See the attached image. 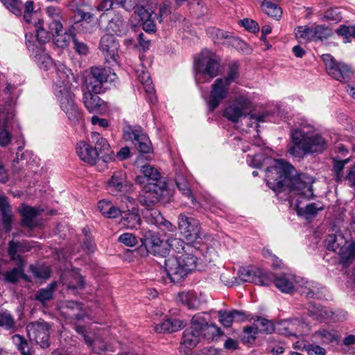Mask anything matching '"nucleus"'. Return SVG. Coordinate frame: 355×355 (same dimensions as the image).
<instances>
[{"mask_svg": "<svg viewBox=\"0 0 355 355\" xmlns=\"http://www.w3.org/2000/svg\"><path fill=\"white\" fill-rule=\"evenodd\" d=\"M210 33L211 34L213 40L215 43L223 44L225 40H229L231 38H232L235 42H239V40L234 38L227 32L218 28H211Z\"/></svg>", "mask_w": 355, "mask_h": 355, "instance_id": "obj_53", "label": "nucleus"}, {"mask_svg": "<svg viewBox=\"0 0 355 355\" xmlns=\"http://www.w3.org/2000/svg\"><path fill=\"white\" fill-rule=\"evenodd\" d=\"M230 86L222 79L217 78L215 80L211 85L209 95L206 100L210 112L216 109L221 102L227 97Z\"/></svg>", "mask_w": 355, "mask_h": 355, "instance_id": "obj_15", "label": "nucleus"}, {"mask_svg": "<svg viewBox=\"0 0 355 355\" xmlns=\"http://www.w3.org/2000/svg\"><path fill=\"white\" fill-rule=\"evenodd\" d=\"M295 276L291 274H280L274 279L275 286L282 292L290 293L295 288Z\"/></svg>", "mask_w": 355, "mask_h": 355, "instance_id": "obj_28", "label": "nucleus"}, {"mask_svg": "<svg viewBox=\"0 0 355 355\" xmlns=\"http://www.w3.org/2000/svg\"><path fill=\"white\" fill-rule=\"evenodd\" d=\"M220 58L208 49L202 51L196 63V69L202 75H207L210 79L218 74Z\"/></svg>", "mask_w": 355, "mask_h": 355, "instance_id": "obj_11", "label": "nucleus"}, {"mask_svg": "<svg viewBox=\"0 0 355 355\" xmlns=\"http://www.w3.org/2000/svg\"><path fill=\"white\" fill-rule=\"evenodd\" d=\"M177 300L187 306L189 309H196L200 301L194 291H184L178 295Z\"/></svg>", "mask_w": 355, "mask_h": 355, "instance_id": "obj_33", "label": "nucleus"}, {"mask_svg": "<svg viewBox=\"0 0 355 355\" xmlns=\"http://www.w3.org/2000/svg\"><path fill=\"white\" fill-rule=\"evenodd\" d=\"M105 334V331H101L92 340H90V348L94 353L101 354L107 349V345L102 338Z\"/></svg>", "mask_w": 355, "mask_h": 355, "instance_id": "obj_43", "label": "nucleus"}, {"mask_svg": "<svg viewBox=\"0 0 355 355\" xmlns=\"http://www.w3.org/2000/svg\"><path fill=\"white\" fill-rule=\"evenodd\" d=\"M107 31L119 36H122L128 30V24L121 16H115L110 20Z\"/></svg>", "mask_w": 355, "mask_h": 355, "instance_id": "obj_35", "label": "nucleus"}, {"mask_svg": "<svg viewBox=\"0 0 355 355\" xmlns=\"http://www.w3.org/2000/svg\"><path fill=\"white\" fill-rule=\"evenodd\" d=\"M141 241L147 252L154 256L166 257L169 254L168 240H162L159 235L152 230H146Z\"/></svg>", "mask_w": 355, "mask_h": 355, "instance_id": "obj_9", "label": "nucleus"}, {"mask_svg": "<svg viewBox=\"0 0 355 355\" xmlns=\"http://www.w3.org/2000/svg\"><path fill=\"white\" fill-rule=\"evenodd\" d=\"M56 288V282H52L46 288L39 289L35 295V300L42 304H45L53 299Z\"/></svg>", "mask_w": 355, "mask_h": 355, "instance_id": "obj_39", "label": "nucleus"}, {"mask_svg": "<svg viewBox=\"0 0 355 355\" xmlns=\"http://www.w3.org/2000/svg\"><path fill=\"white\" fill-rule=\"evenodd\" d=\"M219 322L224 327H230L234 321V316L232 311H218Z\"/></svg>", "mask_w": 355, "mask_h": 355, "instance_id": "obj_63", "label": "nucleus"}, {"mask_svg": "<svg viewBox=\"0 0 355 355\" xmlns=\"http://www.w3.org/2000/svg\"><path fill=\"white\" fill-rule=\"evenodd\" d=\"M0 209L2 212L3 225L6 231L8 232L12 227V214L7 198L3 196H0Z\"/></svg>", "mask_w": 355, "mask_h": 355, "instance_id": "obj_34", "label": "nucleus"}, {"mask_svg": "<svg viewBox=\"0 0 355 355\" xmlns=\"http://www.w3.org/2000/svg\"><path fill=\"white\" fill-rule=\"evenodd\" d=\"M28 34H26V46L29 51L33 53L35 52V54L34 55L35 62L40 69L44 71L49 70L53 66H54L55 63L53 62L52 59L42 49V47H35L34 44L28 39Z\"/></svg>", "mask_w": 355, "mask_h": 355, "instance_id": "obj_20", "label": "nucleus"}, {"mask_svg": "<svg viewBox=\"0 0 355 355\" xmlns=\"http://www.w3.org/2000/svg\"><path fill=\"white\" fill-rule=\"evenodd\" d=\"M40 210L28 206H24L20 210L22 216V225L30 229H33L38 225L37 220L40 214Z\"/></svg>", "mask_w": 355, "mask_h": 355, "instance_id": "obj_30", "label": "nucleus"}, {"mask_svg": "<svg viewBox=\"0 0 355 355\" xmlns=\"http://www.w3.org/2000/svg\"><path fill=\"white\" fill-rule=\"evenodd\" d=\"M261 8L266 15L276 19L280 17L282 13L281 8L277 4L268 1H263Z\"/></svg>", "mask_w": 355, "mask_h": 355, "instance_id": "obj_50", "label": "nucleus"}, {"mask_svg": "<svg viewBox=\"0 0 355 355\" xmlns=\"http://www.w3.org/2000/svg\"><path fill=\"white\" fill-rule=\"evenodd\" d=\"M69 277V280L64 277L62 279L63 284H65L69 289L78 290L83 287V279L79 274L70 273Z\"/></svg>", "mask_w": 355, "mask_h": 355, "instance_id": "obj_46", "label": "nucleus"}, {"mask_svg": "<svg viewBox=\"0 0 355 355\" xmlns=\"http://www.w3.org/2000/svg\"><path fill=\"white\" fill-rule=\"evenodd\" d=\"M106 110L107 107L104 101L96 95H90V112L103 114Z\"/></svg>", "mask_w": 355, "mask_h": 355, "instance_id": "obj_51", "label": "nucleus"}, {"mask_svg": "<svg viewBox=\"0 0 355 355\" xmlns=\"http://www.w3.org/2000/svg\"><path fill=\"white\" fill-rule=\"evenodd\" d=\"M169 250L171 249L177 255H180L186 252V247L193 246L192 245L184 243L183 240L178 238H171L168 239Z\"/></svg>", "mask_w": 355, "mask_h": 355, "instance_id": "obj_47", "label": "nucleus"}, {"mask_svg": "<svg viewBox=\"0 0 355 355\" xmlns=\"http://www.w3.org/2000/svg\"><path fill=\"white\" fill-rule=\"evenodd\" d=\"M124 138L131 140L137 150L141 153H149L152 152L151 142L139 126H128L124 130Z\"/></svg>", "mask_w": 355, "mask_h": 355, "instance_id": "obj_12", "label": "nucleus"}, {"mask_svg": "<svg viewBox=\"0 0 355 355\" xmlns=\"http://www.w3.org/2000/svg\"><path fill=\"white\" fill-rule=\"evenodd\" d=\"M125 173L121 171H115L107 181V190L112 196H117L125 188Z\"/></svg>", "mask_w": 355, "mask_h": 355, "instance_id": "obj_21", "label": "nucleus"}, {"mask_svg": "<svg viewBox=\"0 0 355 355\" xmlns=\"http://www.w3.org/2000/svg\"><path fill=\"white\" fill-rule=\"evenodd\" d=\"M252 107V101L246 94H238L226 105L223 116L231 122L237 123L241 118L248 115Z\"/></svg>", "mask_w": 355, "mask_h": 355, "instance_id": "obj_5", "label": "nucleus"}, {"mask_svg": "<svg viewBox=\"0 0 355 355\" xmlns=\"http://www.w3.org/2000/svg\"><path fill=\"white\" fill-rule=\"evenodd\" d=\"M178 227L182 235L189 242H193L200 236V222L191 216L180 214L178 216Z\"/></svg>", "mask_w": 355, "mask_h": 355, "instance_id": "obj_13", "label": "nucleus"}, {"mask_svg": "<svg viewBox=\"0 0 355 355\" xmlns=\"http://www.w3.org/2000/svg\"><path fill=\"white\" fill-rule=\"evenodd\" d=\"M324 209V205L320 202L307 204L304 207H300L299 202H296V211L300 216H304L306 219L316 216L319 211Z\"/></svg>", "mask_w": 355, "mask_h": 355, "instance_id": "obj_32", "label": "nucleus"}, {"mask_svg": "<svg viewBox=\"0 0 355 355\" xmlns=\"http://www.w3.org/2000/svg\"><path fill=\"white\" fill-rule=\"evenodd\" d=\"M31 247L26 241H11L8 243V253L10 259L16 262V263H24L21 254L29 251Z\"/></svg>", "mask_w": 355, "mask_h": 355, "instance_id": "obj_24", "label": "nucleus"}, {"mask_svg": "<svg viewBox=\"0 0 355 355\" xmlns=\"http://www.w3.org/2000/svg\"><path fill=\"white\" fill-rule=\"evenodd\" d=\"M136 73L138 80L143 85L144 89L148 96V101L151 103H155L156 97L155 96V89L153 85L149 73L144 69H141V71L137 69L136 71Z\"/></svg>", "mask_w": 355, "mask_h": 355, "instance_id": "obj_27", "label": "nucleus"}, {"mask_svg": "<svg viewBox=\"0 0 355 355\" xmlns=\"http://www.w3.org/2000/svg\"><path fill=\"white\" fill-rule=\"evenodd\" d=\"M141 172L142 175L137 176L136 178V182L140 185L148 183L163 182L159 180L160 173L159 171L150 165L146 164L142 166Z\"/></svg>", "mask_w": 355, "mask_h": 355, "instance_id": "obj_23", "label": "nucleus"}, {"mask_svg": "<svg viewBox=\"0 0 355 355\" xmlns=\"http://www.w3.org/2000/svg\"><path fill=\"white\" fill-rule=\"evenodd\" d=\"M300 292L307 298L318 297L320 286L313 282L306 281L304 285L302 286Z\"/></svg>", "mask_w": 355, "mask_h": 355, "instance_id": "obj_41", "label": "nucleus"}, {"mask_svg": "<svg viewBox=\"0 0 355 355\" xmlns=\"http://www.w3.org/2000/svg\"><path fill=\"white\" fill-rule=\"evenodd\" d=\"M347 241L341 232L329 234L325 239V245L329 250L338 252L345 247Z\"/></svg>", "mask_w": 355, "mask_h": 355, "instance_id": "obj_31", "label": "nucleus"}, {"mask_svg": "<svg viewBox=\"0 0 355 355\" xmlns=\"http://www.w3.org/2000/svg\"><path fill=\"white\" fill-rule=\"evenodd\" d=\"M295 168L287 162L276 159L272 166L266 171V181L274 191L282 192L288 189L291 193L305 198L313 196L312 184L314 178L305 173L294 177Z\"/></svg>", "mask_w": 355, "mask_h": 355, "instance_id": "obj_1", "label": "nucleus"}, {"mask_svg": "<svg viewBox=\"0 0 355 355\" xmlns=\"http://www.w3.org/2000/svg\"><path fill=\"white\" fill-rule=\"evenodd\" d=\"M314 41H322L333 35V31L324 25L312 26Z\"/></svg>", "mask_w": 355, "mask_h": 355, "instance_id": "obj_45", "label": "nucleus"}, {"mask_svg": "<svg viewBox=\"0 0 355 355\" xmlns=\"http://www.w3.org/2000/svg\"><path fill=\"white\" fill-rule=\"evenodd\" d=\"M171 13V3L168 1H164L159 5V14L157 16V21L161 23L164 19L168 17Z\"/></svg>", "mask_w": 355, "mask_h": 355, "instance_id": "obj_62", "label": "nucleus"}, {"mask_svg": "<svg viewBox=\"0 0 355 355\" xmlns=\"http://www.w3.org/2000/svg\"><path fill=\"white\" fill-rule=\"evenodd\" d=\"M349 230L352 239L355 240V214L352 217ZM338 253L340 256L339 264L343 268H348L355 260V241L347 247H343Z\"/></svg>", "mask_w": 355, "mask_h": 355, "instance_id": "obj_19", "label": "nucleus"}, {"mask_svg": "<svg viewBox=\"0 0 355 355\" xmlns=\"http://www.w3.org/2000/svg\"><path fill=\"white\" fill-rule=\"evenodd\" d=\"M46 12L51 20L49 23V28L53 33H55L62 37L63 34L66 33L61 23L62 16L60 9L54 6H49L46 8Z\"/></svg>", "mask_w": 355, "mask_h": 355, "instance_id": "obj_22", "label": "nucleus"}, {"mask_svg": "<svg viewBox=\"0 0 355 355\" xmlns=\"http://www.w3.org/2000/svg\"><path fill=\"white\" fill-rule=\"evenodd\" d=\"M92 139L94 146L90 144V165L105 164L112 160L113 152L107 140L96 132H92Z\"/></svg>", "mask_w": 355, "mask_h": 355, "instance_id": "obj_6", "label": "nucleus"}, {"mask_svg": "<svg viewBox=\"0 0 355 355\" xmlns=\"http://www.w3.org/2000/svg\"><path fill=\"white\" fill-rule=\"evenodd\" d=\"M132 211L123 212L121 223L128 229H137L141 223V218L138 213L135 211V209L132 207Z\"/></svg>", "mask_w": 355, "mask_h": 355, "instance_id": "obj_37", "label": "nucleus"}, {"mask_svg": "<svg viewBox=\"0 0 355 355\" xmlns=\"http://www.w3.org/2000/svg\"><path fill=\"white\" fill-rule=\"evenodd\" d=\"M0 326L8 329L15 326V320L9 312L6 311L0 313Z\"/></svg>", "mask_w": 355, "mask_h": 355, "instance_id": "obj_64", "label": "nucleus"}, {"mask_svg": "<svg viewBox=\"0 0 355 355\" xmlns=\"http://www.w3.org/2000/svg\"><path fill=\"white\" fill-rule=\"evenodd\" d=\"M200 251L194 246L186 247V252L164 260V269L171 282L180 283L189 272L195 270L199 262Z\"/></svg>", "mask_w": 355, "mask_h": 355, "instance_id": "obj_4", "label": "nucleus"}, {"mask_svg": "<svg viewBox=\"0 0 355 355\" xmlns=\"http://www.w3.org/2000/svg\"><path fill=\"white\" fill-rule=\"evenodd\" d=\"M315 339L320 340L322 344H329L338 340V336L334 330L320 329L313 334Z\"/></svg>", "mask_w": 355, "mask_h": 355, "instance_id": "obj_40", "label": "nucleus"}, {"mask_svg": "<svg viewBox=\"0 0 355 355\" xmlns=\"http://www.w3.org/2000/svg\"><path fill=\"white\" fill-rule=\"evenodd\" d=\"M88 73L87 71L83 72L78 75L76 78V81L80 82L81 84L82 91L83 92V103L86 108H89V101L87 98V93L89 86L87 85Z\"/></svg>", "mask_w": 355, "mask_h": 355, "instance_id": "obj_55", "label": "nucleus"}, {"mask_svg": "<svg viewBox=\"0 0 355 355\" xmlns=\"http://www.w3.org/2000/svg\"><path fill=\"white\" fill-rule=\"evenodd\" d=\"M137 16L139 17L138 20L143 26V29L146 32L155 31L156 26L152 18V14L149 13L146 8H140Z\"/></svg>", "mask_w": 355, "mask_h": 355, "instance_id": "obj_36", "label": "nucleus"}, {"mask_svg": "<svg viewBox=\"0 0 355 355\" xmlns=\"http://www.w3.org/2000/svg\"><path fill=\"white\" fill-rule=\"evenodd\" d=\"M342 15L338 8L328 9L322 17V20L337 23L342 19Z\"/></svg>", "mask_w": 355, "mask_h": 355, "instance_id": "obj_58", "label": "nucleus"}, {"mask_svg": "<svg viewBox=\"0 0 355 355\" xmlns=\"http://www.w3.org/2000/svg\"><path fill=\"white\" fill-rule=\"evenodd\" d=\"M14 15L20 16L24 7L21 0H0Z\"/></svg>", "mask_w": 355, "mask_h": 355, "instance_id": "obj_56", "label": "nucleus"}, {"mask_svg": "<svg viewBox=\"0 0 355 355\" xmlns=\"http://www.w3.org/2000/svg\"><path fill=\"white\" fill-rule=\"evenodd\" d=\"M294 33L295 38L301 43H306L314 41L312 26H297L295 28Z\"/></svg>", "mask_w": 355, "mask_h": 355, "instance_id": "obj_38", "label": "nucleus"}, {"mask_svg": "<svg viewBox=\"0 0 355 355\" xmlns=\"http://www.w3.org/2000/svg\"><path fill=\"white\" fill-rule=\"evenodd\" d=\"M60 311L65 318L80 320L83 317L82 304L75 301L63 302Z\"/></svg>", "mask_w": 355, "mask_h": 355, "instance_id": "obj_25", "label": "nucleus"}, {"mask_svg": "<svg viewBox=\"0 0 355 355\" xmlns=\"http://www.w3.org/2000/svg\"><path fill=\"white\" fill-rule=\"evenodd\" d=\"M34 3L33 1H27L24 4V19L28 25L35 22V20L40 19L38 15L34 12Z\"/></svg>", "mask_w": 355, "mask_h": 355, "instance_id": "obj_49", "label": "nucleus"}, {"mask_svg": "<svg viewBox=\"0 0 355 355\" xmlns=\"http://www.w3.org/2000/svg\"><path fill=\"white\" fill-rule=\"evenodd\" d=\"M200 338V332L198 328H195L191 323V327L186 329L183 332L181 346L182 347H184L189 350L191 349L198 345Z\"/></svg>", "mask_w": 355, "mask_h": 355, "instance_id": "obj_26", "label": "nucleus"}, {"mask_svg": "<svg viewBox=\"0 0 355 355\" xmlns=\"http://www.w3.org/2000/svg\"><path fill=\"white\" fill-rule=\"evenodd\" d=\"M99 49L107 62L112 66L118 64L119 44L112 34H106L101 37Z\"/></svg>", "mask_w": 355, "mask_h": 355, "instance_id": "obj_16", "label": "nucleus"}, {"mask_svg": "<svg viewBox=\"0 0 355 355\" xmlns=\"http://www.w3.org/2000/svg\"><path fill=\"white\" fill-rule=\"evenodd\" d=\"M28 28H34V31L36 33L37 40L40 43H46L49 40H50L51 37H53L54 38V42L56 45L59 47H64L67 46V37L66 33L63 34V36L58 35L55 33H53L49 28V31L45 30L43 28V21L42 19H37V21L35 20V22L31 23V25H28Z\"/></svg>", "mask_w": 355, "mask_h": 355, "instance_id": "obj_17", "label": "nucleus"}, {"mask_svg": "<svg viewBox=\"0 0 355 355\" xmlns=\"http://www.w3.org/2000/svg\"><path fill=\"white\" fill-rule=\"evenodd\" d=\"M73 3L76 8L75 11V20L76 22H79L85 19L87 16V12H85L87 7V3L85 2L84 0H73Z\"/></svg>", "mask_w": 355, "mask_h": 355, "instance_id": "obj_57", "label": "nucleus"}, {"mask_svg": "<svg viewBox=\"0 0 355 355\" xmlns=\"http://www.w3.org/2000/svg\"><path fill=\"white\" fill-rule=\"evenodd\" d=\"M184 326V321L180 319L167 318L164 321L157 324L155 330L159 334H171L180 330Z\"/></svg>", "mask_w": 355, "mask_h": 355, "instance_id": "obj_29", "label": "nucleus"}, {"mask_svg": "<svg viewBox=\"0 0 355 355\" xmlns=\"http://www.w3.org/2000/svg\"><path fill=\"white\" fill-rule=\"evenodd\" d=\"M115 73H112L110 70L105 68L93 67L90 68V85L92 92L95 94L103 92V84L107 81H113Z\"/></svg>", "mask_w": 355, "mask_h": 355, "instance_id": "obj_18", "label": "nucleus"}, {"mask_svg": "<svg viewBox=\"0 0 355 355\" xmlns=\"http://www.w3.org/2000/svg\"><path fill=\"white\" fill-rule=\"evenodd\" d=\"M76 152L78 157L84 162H89V144L81 140L76 144Z\"/></svg>", "mask_w": 355, "mask_h": 355, "instance_id": "obj_54", "label": "nucleus"}, {"mask_svg": "<svg viewBox=\"0 0 355 355\" xmlns=\"http://www.w3.org/2000/svg\"><path fill=\"white\" fill-rule=\"evenodd\" d=\"M258 331L265 332L266 334H271L275 331L272 322L266 318H259L256 324Z\"/></svg>", "mask_w": 355, "mask_h": 355, "instance_id": "obj_59", "label": "nucleus"}, {"mask_svg": "<svg viewBox=\"0 0 355 355\" xmlns=\"http://www.w3.org/2000/svg\"><path fill=\"white\" fill-rule=\"evenodd\" d=\"M291 139L288 152L296 158L321 154L328 147L327 139L306 121L300 123L298 127L291 130Z\"/></svg>", "mask_w": 355, "mask_h": 355, "instance_id": "obj_2", "label": "nucleus"}, {"mask_svg": "<svg viewBox=\"0 0 355 355\" xmlns=\"http://www.w3.org/2000/svg\"><path fill=\"white\" fill-rule=\"evenodd\" d=\"M49 324L42 320L31 322L26 327L30 340L35 341L42 348H46L49 345Z\"/></svg>", "mask_w": 355, "mask_h": 355, "instance_id": "obj_14", "label": "nucleus"}, {"mask_svg": "<svg viewBox=\"0 0 355 355\" xmlns=\"http://www.w3.org/2000/svg\"><path fill=\"white\" fill-rule=\"evenodd\" d=\"M274 279L273 275L266 272L260 268H257L255 284L264 286H269Z\"/></svg>", "mask_w": 355, "mask_h": 355, "instance_id": "obj_52", "label": "nucleus"}, {"mask_svg": "<svg viewBox=\"0 0 355 355\" xmlns=\"http://www.w3.org/2000/svg\"><path fill=\"white\" fill-rule=\"evenodd\" d=\"M16 264L17 265V267L14 268L12 270L5 274L6 280L8 282L15 283L18 280L20 276L26 280H28L27 277L23 274L24 263Z\"/></svg>", "mask_w": 355, "mask_h": 355, "instance_id": "obj_48", "label": "nucleus"}, {"mask_svg": "<svg viewBox=\"0 0 355 355\" xmlns=\"http://www.w3.org/2000/svg\"><path fill=\"white\" fill-rule=\"evenodd\" d=\"M322 58L325 64L328 74L340 82L348 81L353 72L351 67L342 62H337L330 54H324Z\"/></svg>", "mask_w": 355, "mask_h": 355, "instance_id": "obj_10", "label": "nucleus"}, {"mask_svg": "<svg viewBox=\"0 0 355 355\" xmlns=\"http://www.w3.org/2000/svg\"><path fill=\"white\" fill-rule=\"evenodd\" d=\"M142 190L139 196V201L141 205L150 207L161 200L166 192L165 182L148 183L142 184Z\"/></svg>", "mask_w": 355, "mask_h": 355, "instance_id": "obj_8", "label": "nucleus"}, {"mask_svg": "<svg viewBox=\"0 0 355 355\" xmlns=\"http://www.w3.org/2000/svg\"><path fill=\"white\" fill-rule=\"evenodd\" d=\"M239 76V64L237 62H233L229 64L227 74L223 78H219L225 83L230 85L235 82Z\"/></svg>", "mask_w": 355, "mask_h": 355, "instance_id": "obj_44", "label": "nucleus"}, {"mask_svg": "<svg viewBox=\"0 0 355 355\" xmlns=\"http://www.w3.org/2000/svg\"><path fill=\"white\" fill-rule=\"evenodd\" d=\"M117 2L126 10H135V15H137L140 8H145L148 0H119Z\"/></svg>", "mask_w": 355, "mask_h": 355, "instance_id": "obj_42", "label": "nucleus"}, {"mask_svg": "<svg viewBox=\"0 0 355 355\" xmlns=\"http://www.w3.org/2000/svg\"><path fill=\"white\" fill-rule=\"evenodd\" d=\"M209 315L205 313H199L194 315L191 319V324L195 328H198L200 337L207 341H212L219 338L223 331L214 323H209Z\"/></svg>", "mask_w": 355, "mask_h": 355, "instance_id": "obj_7", "label": "nucleus"}, {"mask_svg": "<svg viewBox=\"0 0 355 355\" xmlns=\"http://www.w3.org/2000/svg\"><path fill=\"white\" fill-rule=\"evenodd\" d=\"M12 339L22 355H32L28 343L21 336L15 335Z\"/></svg>", "mask_w": 355, "mask_h": 355, "instance_id": "obj_61", "label": "nucleus"}, {"mask_svg": "<svg viewBox=\"0 0 355 355\" xmlns=\"http://www.w3.org/2000/svg\"><path fill=\"white\" fill-rule=\"evenodd\" d=\"M176 185L182 194L187 197L191 196V191L189 183L185 178L182 175H178L175 179Z\"/></svg>", "mask_w": 355, "mask_h": 355, "instance_id": "obj_60", "label": "nucleus"}, {"mask_svg": "<svg viewBox=\"0 0 355 355\" xmlns=\"http://www.w3.org/2000/svg\"><path fill=\"white\" fill-rule=\"evenodd\" d=\"M54 68L55 71L52 80L56 100L73 125L82 123L83 114L75 104L70 91L71 80L75 79L73 75L63 63H55Z\"/></svg>", "mask_w": 355, "mask_h": 355, "instance_id": "obj_3", "label": "nucleus"}]
</instances>
